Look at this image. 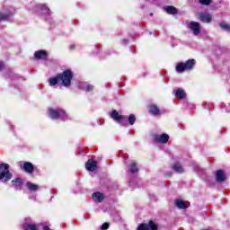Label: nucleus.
<instances>
[{"mask_svg":"<svg viewBox=\"0 0 230 230\" xmlns=\"http://www.w3.org/2000/svg\"><path fill=\"white\" fill-rule=\"evenodd\" d=\"M137 230H157V225L154 221H149L148 224L142 223L137 226Z\"/></svg>","mask_w":230,"mask_h":230,"instance_id":"423d86ee","label":"nucleus"},{"mask_svg":"<svg viewBox=\"0 0 230 230\" xmlns=\"http://www.w3.org/2000/svg\"><path fill=\"white\" fill-rule=\"evenodd\" d=\"M149 112H150V114H153L154 116H157V115L161 114V111L159 110V108H157V106L155 104H151L149 106Z\"/></svg>","mask_w":230,"mask_h":230,"instance_id":"dca6fc26","label":"nucleus"},{"mask_svg":"<svg viewBox=\"0 0 230 230\" xmlns=\"http://www.w3.org/2000/svg\"><path fill=\"white\" fill-rule=\"evenodd\" d=\"M27 188L30 191H37L39 190V185L33 184L31 182L27 183Z\"/></svg>","mask_w":230,"mask_h":230,"instance_id":"412c9836","label":"nucleus"},{"mask_svg":"<svg viewBox=\"0 0 230 230\" xmlns=\"http://www.w3.org/2000/svg\"><path fill=\"white\" fill-rule=\"evenodd\" d=\"M43 13H48L49 15V9L46 5L41 6Z\"/></svg>","mask_w":230,"mask_h":230,"instance_id":"c85d7f7f","label":"nucleus"},{"mask_svg":"<svg viewBox=\"0 0 230 230\" xmlns=\"http://www.w3.org/2000/svg\"><path fill=\"white\" fill-rule=\"evenodd\" d=\"M199 4H202L203 6H209L211 4V0H199Z\"/></svg>","mask_w":230,"mask_h":230,"instance_id":"393cba45","label":"nucleus"},{"mask_svg":"<svg viewBox=\"0 0 230 230\" xmlns=\"http://www.w3.org/2000/svg\"><path fill=\"white\" fill-rule=\"evenodd\" d=\"M104 199H105V196L103 195V193L95 192L93 194V200L94 202H103Z\"/></svg>","mask_w":230,"mask_h":230,"instance_id":"4468645a","label":"nucleus"},{"mask_svg":"<svg viewBox=\"0 0 230 230\" xmlns=\"http://www.w3.org/2000/svg\"><path fill=\"white\" fill-rule=\"evenodd\" d=\"M101 229H102V230H107V229H109V223H104V224H102V226H101Z\"/></svg>","mask_w":230,"mask_h":230,"instance_id":"c756f323","label":"nucleus"},{"mask_svg":"<svg viewBox=\"0 0 230 230\" xmlns=\"http://www.w3.org/2000/svg\"><path fill=\"white\" fill-rule=\"evenodd\" d=\"M165 12L167 13H171L172 15H174V13H177V8L174 6H167L165 7Z\"/></svg>","mask_w":230,"mask_h":230,"instance_id":"6ab92c4d","label":"nucleus"},{"mask_svg":"<svg viewBox=\"0 0 230 230\" xmlns=\"http://www.w3.org/2000/svg\"><path fill=\"white\" fill-rule=\"evenodd\" d=\"M175 96H176V98L182 100V99L186 98V92H184V90H182L181 88H178V90L176 91Z\"/></svg>","mask_w":230,"mask_h":230,"instance_id":"f3484780","label":"nucleus"},{"mask_svg":"<svg viewBox=\"0 0 230 230\" xmlns=\"http://www.w3.org/2000/svg\"><path fill=\"white\" fill-rule=\"evenodd\" d=\"M34 57L38 60H46L48 58V53L46 50H39L34 53Z\"/></svg>","mask_w":230,"mask_h":230,"instance_id":"9b49d317","label":"nucleus"},{"mask_svg":"<svg viewBox=\"0 0 230 230\" xmlns=\"http://www.w3.org/2000/svg\"><path fill=\"white\" fill-rule=\"evenodd\" d=\"M111 116L112 119H114L115 121H117L120 125H125V121H127V117L119 115V113H118V111H116V110H114L111 112Z\"/></svg>","mask_w":230,"mask_h":230,"instance_id":"39448f33","label":"nucleus"},{"mask_svg":"<svg viewBox=\"0 0 230 230\" xmlns=\"http://www.w3.org/2000/svg\"><path fill=\"white\" fill-rule=\"evenodd\" d=\"M3 68V63H0V69Z\"/></svg>","mask_w":230,"mask_h":230,"instance_id":"72a5a7b5","label":"nucleus"},{"mask_svg":"<svg viewBox=\"0 0 230 230\" xmlns=\"http://www.w3.org/2000/svg\"><path fill=\"white\" fill-rule=\"evenodd\" d=\"M175 206L179 208V209H186V203L182 199H177Z\"/></svg>","mask_w":230,"mask_h":230,"instance_id":"a211bd4d","label":"nucleus"},{"mask_svg":"<svg viewBox=\"0 0 230 230\" xmlns=\"http://www.w3.org/2000/svg\"><path fill=\"white\" fill-rule=\"evenodd\" d=\"M172 169L173 170V172H175L176 173H184V167H182V165L181 164V163H174L172 165Z\"/></svg>","mask_w":230,"mask_h":230,"instance_id":"f8f14e48","label":"nucleus"},{"mask_svg":"<svg viewBox=\"0 0 230 230\" xmlns=\"http://www.w3.org/2000/svg\"><path fill=\"white\" fill-rule=\"evenodd\" d=\"M23 170L27 172V173H33V171L35 170L33 167V164L30 163V162H25L23 164Z\"/></svg>","mask_w":230,"mask_h":230,"instance_id":"ddd939ff","label":"nucleus"},{"mask_svg":"<svg viewBox=\"0 0 230 230\" xmlns=\"http://www.w3.org/2000/svg\"><path fill=\"white\" fill-rule=\"evenodd\" d=\"M49 114L52 119H57L60 118L61 119H66L67 118V115L66 114V111L60 110H53V109H49Z\"/></svg>","mask_w":230,"mask_h":230,"instance_id":"20e7f679","label":"nucleus"},{"mask_svg":"<svg viewBox=\"0 0 230 230\" xmlns=\"http://www.w3.org/2000/svg\"><path fill=\"white\" fill-rule=\"evenodd\" d=\"M58 78L65 87H69L71 85V80H73V72L71 70H66L62 74L58 75Z\"/></svg>","mask_w":230,"mask_h":230,"instance_id":"f03ea898","label":"nucleus"},{"mask_svg":"<svg viewBox=\"0 0 230 230\" xmlns=\"http://www.w3.org/2000/svg\"><path fill=\"white\" fill-rule=\"evenodd\" d=\"M220 28H222V30H225L226 31H230V25L226 23V22H222L219 23Z\"/></svg>","mask_w":230,"mask_h":230,"instance_id":"b1692460","label":"nucleus"},{"mask_svg":"<svg viewBox=\"0 0 230 230\" xmlns=\"http://www.w3.org/2000/svg\"><path fill=\"white\" fill-rule=\"evenodd\" d=\"M190 30H191L193 35L197 36V35H200V23L197 22H190V25H189Z\"/></svg>","mask_w":230,"mask_h":230,"instance_id":"0eeeda50","label":"nucleus"},{"mask_svg":"<svg viewBox=\"0 0 230 230\" xmlns=\"http://www.w3.org/2000/svg\"><path fill=\"white\" fill-rule=\"evenodd\" d=\"M86 91L89 93V91H93V85L89 84L86 86Z\"/></svg>","mask_w":230,"mask_h":230,"instance_id":"7c9ffc66","label":"nucleus"},{"mask_svg":"<svg viewBox=\"0 0 230 230\" xmlns=\"http://www.w3.org/2000/svg\"><path fill=\"white\" fill-rule=\"evenodd\" d=\"M25 230H37V226L35 225H27Z\"/></svg>","mask_w":230,"mask_h":230,"instance_id":"bb28decb","label":"nucleus"},{"mask_svg":"<svg viewBox=\"0 0 230 230\" xmlns=\"http://www.w3.org/2000/svg\"><path fill=\"white\" fill-rule=\"evenodd\" d=\"M70 49H75V45H71Z\"/></svg>","mask_w":230,"mask_h":230,"instance_id":"473e14b6","label":"nucleus"},{"mask_svg":"<svg viewBox=\"0 0 230 230\" xmlns=\"http://www.w3.org/2000/svg\"><path fill=\"white\" fill-rule=\"evenodd\" d=\"M199 21H201V22H210L212 17H211V14L208 13H199Z\"/></svg>","mask_w":230,"mask_h":230,"instance_id":"9d476101","label":"nucleus"},{"mask_svg":"<svg viewBox=\"0 0 230 230\" xmlns=\"http://www.w3.org/2000/svg\"><path fill=\"white\" fill-rule=\"evenodd\" d=\"M128 119L129 125H134V123H136V115L130 114Z\"/></svg>","mask_w":230,"mask_h":230,"instance_id":"a878e982","label":"nucleus"},{"mask_svg":"<svg viewBox=\"0 0 230 230\" xmlns=\"http://www.w3.org/2000/svg\"><path fill=\"white\" fill-rule=\"evenodd\" d=\"M12 179V172H10V165L7 164H0V181L2 182H8Z\"/></svg>","mask_w":230,"mask_h":230,"instance_id":"f257e3e1","label":"nucleus"},{"mask_svg":"<svg viewBox=\"0 0 230 230\" xmlns=\"http://www.w3.org/2000/svg\"><path fill=\"white\" fill-rule=\"evenodd\" d=\"M8 17H10V14L0 13V21H6V19H8Z\"/></svg>","mask_w":230,"mask_h":230,"instance_id":"cd10ccee","label":"nucleus"},{"mask_svg":"<svg viewBox=\"0 0 230 230\" xmlns=\"http://www.w3.org/2000/svg\"><path fill=\"white\" fill-rule=\"evenodd\" d=\"M49 82V85L53 86V85H57L58 82H60V79L58 78V75L57 77L50 78Z\"/></svg>","mask_w":230,"mask_h":230,"instance_id":"5701e85b","label":"nucleus"},{"mask_svg":"<svg viewBox=\"0 0 230 230\" xmlns=\"http://www.w3.org/2000/svg\"><path fill=\"white\" fill-rule=\"evenodd\" d=\"M22 179L21 178H16L14 180L12 181V184L13 186H17V187H20L22 185Z\"/></svg>","mask_w":230,"mask_h":230,"instance_id":"4be33fe9","label":"nucleus"},{"mask_svg":"<svg viewBox=\"0 0 230 230\" xmlns=\"http://www.w3.org/2000/svg\"><path fill=\"white\" fill-rule=\"evenodd\" d=\"M43 230H51V228H49V226H44Z\"/></svg>","mask_w":230,"mask_h":230,"instance_id":"2f4dec72","label":"nucleus"},{"mask_svg":"<svg viewBox=\"0 0 230 230\" xmlns=\"http://www.w3.org/2000/svg\"><path fill=\"white\" fill-rule=\"evenodd\" d=\"M85 168L88 172H94L98 168V164L93 159H89L85 164Z\"/></svg>","mask_w":230,"mask_h":230,"instance_id":"1a4fd4ad","label":"nucleus"},{"mask_svg":"<svg viewBox=\"0 0 230 230\" xmlns=\"http://www.w3.org/2000/svg\"><path fill=\"white\" fill-rule=\"evenodd\" d=\"M154 141L156 143H168L170 137L166 134H162L161 136L159 135H154L153 136Z\"/></svg>","mask_w":230,"mask_h":230,"instance_id":"6e6552de","label":"nucleus"},{"mask_svg":"<svg viewBox=\"0 0 230 230\" xmlns=\"http://www.w3.org/2000/svg\"><path fill=\"white\" fill-rule=\"evenodd\" d=\"M195 66V59H189L186 63H179L176 66L177 73H182L183 71L193 69Z\"/></svg>","mask_w":230,"mask_h":230,"instance_id":"7ed1b4c3","label":"nucleus"},{"mask_svg":"<svg viewBox=\"0 0 230 230\" xmlns=\"http://www.w3.org/2000/svg\"><path fill=\"white\" fill-rule=\"evenodd\" d=\"M138 170L139 169H137V164L135 162H132L129 165V172H131V173H136L138 172Z\"/></svg>","mask_w":230,"mask_h":230,"instance_id":"aec40b11","label":"nucleus"},{"mask_svg":"<svg viewBox=\"0 0 230 230\" xmlns=\"http://www.w3.org/2000/svg\"><path fill=\"white\" fill-rule=\"evenodd\" d=\"M216 179L217 182H224V181H226V174L224 173V171L218 170L216 173Z\"/></svg>","mask_w":230,"mask_h":230,"instance_id":"2eb2a0df","label":"nucleus"}]
</instances>
